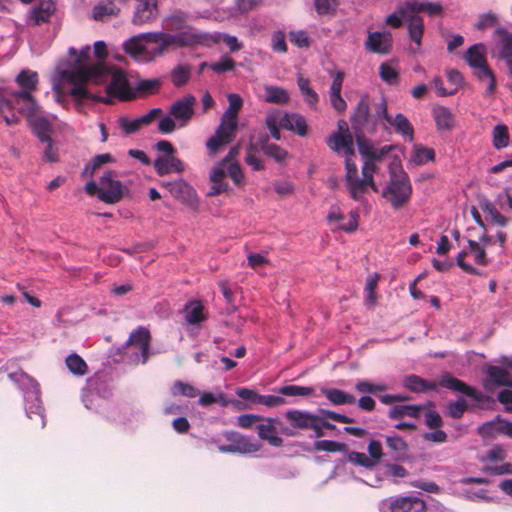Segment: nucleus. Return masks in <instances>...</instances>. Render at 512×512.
<instances>
[{"label": "nucleus", "instance_id": "21", "mask_svg": "<svg viewBox=\"0 0 512 512\" xmlns=\"http://www.w3.org/2000/svg\"><path fill=\"white\" fill-rule=\"evenodd\" d=\"M280 127L292 131L301 137L308 132V125L304 116L297 113H284L279 121Z\"/></svg>", "mask_w": 512, "mask_h": 512}, {"label": "nucleus", "instance_id": "3", "mask_svg": "<svg viewBox=\"0 0 512 512\" xmlns=\"http://www.w3.org/2000/svg\"><path fill=\"white\" fill-rule=\"evenodd\" d=\"M438 385L454 392H459L477 402H482L486 399L482 392L472 386L467 385L462 380L453 377L449 373H446L440 377ZM403 386L414 393H423L429 390H437L436 382L427 381L417 375H409L405 377L403 380Z\"/></svg>", "mask_w": 512, "mask_h": 512}, {"label": "nucleus", "instance_id": "12", "mask_svg": "<svg viewBox=\"0 0 512 512\" xmlns=\"http://www.w3.org/2000/svg\"><path fill=\"white\" fill-rule=\"evenodd\" d=\"M228 169L225 168L224 162H217L209 173L211 187L207 192L208 197H215L223 193H229L231 190L229 183L226 181Z\"/></svg>", "mask_w": 512, "mask_h": 512}, {"label": "nucleus", "instance_id": "39", "mask_svg": "<svg viewBox=\"0 0 512 512\" xmlns=\"http://www.w3.org/2000/svg\"><path fill=\"white\" fill-rule=\"evenodd\" d=\"M68 370L75 376H84L88 372V365L85 360L76 353L68 355L65 359Z\"/></svg>", "mask_w": 512, "mask_h": 512}, {"label": "nucleus", "instance_id": "33", "mask_svg": "<svg viewBox=\"0 0 512 512\" xmlns=\"http://www.w3.org/2000/svg\"><path fill=\"white\" fill-rule=\"evenodd\" d=\"M297 84L304 98V101L311 108H315L319 102V96L317 92L311 87L310 80L299 74L297 78Z\"/></svg>", "mask_w": 512, "mask_h": 512}, {"label": "nucleus", "instance_id": "40", "mask_svg": "<svg viewBox=\"0 0 512 512\" xmlns=\"http://www.w3.org/2000/svg\"><path fill=\"white\" fill-rule=\"evenodd\" d=\"M319 413H320L319 416H321V421H320L321 424L323 425L324 428L329 429V430L336 429V426L334 424L326 421L325 418L331 419V420L339 422V423H344V424H350V423L354 422L353 418H350V417L340 414V413H336L334 411L320 409Z\"/></svg>", "mask_w": 512, "mask_h": 512}, {"label": "nucleus", "instance_id": "4", "mask_svg": "<svg viewBox=\"0 0 512 512\" xmlns=\"http://www.w3.org/2000/svg\"><path fill=\"white\" fill-rule=\"evenodd\" d=\"M412 196V185L408 174L399 167H390V178L382 191L385 198L394 210L406 205Z\"/></svg>", "mask_w": 512, "mask_h": 512}, {"label": "nucleus", "instance_id": "35", "mask_svg": "<svg viewBox=\"0 0 512 512\" xmlns=\"http://www.w3.org/2000/svg\"><path fill=\"white\" fill-rule=\"evenodd\" d=\"M322 394L334 405L354 404L356 398L340 389H322Z\"/></svg>", "mask_w": 512, "mask_h": 512}, {"label": "nucleus", "instance_id": "61", "mask_svg": "<svg viewBox=\"0 0 512 512\" xmlns=\"http://www.w3.org/2000/svg\"><path fill=\"white\" fill-rule=\"evenodd\" d=\"M280 118H281V116L279 113L271 112V113H268L266 120H265V124H266L267 128L269 129L271 136L277 141H279L281 139V132L279 129Z\"/></svg>", "mask_w": 512, "mask_h": 512}, {"label": "nucleus", "instance_id": "48", "mask_svg": "<svg viewBox=\"0 0 512 512\" xmlns=\"http://www.w3.org/2000/svg\"><path fill=\"white\" fill-rule=\"evenodd\" d=\"M144 39L141 37V34L137 36H133L123 44V49L125 53L129 54L132 57H138L145 52V46L143 45Z\"/></svg>", "mask_w": 512, "mask_h": 512}, {"label": "nucleus", "instance_id": "16", "mask_svg": "<svg viewBox=\"0 0 512 512\" xmlns=\"http://www.w3.org/2000/svg\"><path fill=\"white\" fill-rule=\"evenodd\" d=\"M151 334L149 330L143 326H139L133 330L126 342V346H135L139 349L142 357V363L145 364L149 358Z\"/></svg>", "mask_w": 512, "mask_h": 512}, {"label": "nucleus", "instance_id": "63", "mask_svg": "<svg viewBox=\"0 0 512 512\" xmlns=\"http://www.w3.org/2000/svg\"><path fill=\"white\" fill-rule=\"evenodd\" d=\"M118 124L123 132L128 135L138 132L143 127V124L140 122L139 118L130 120L126 117H120Z\"/></svg>", "mask_w": 512, "mask_h": 512}, {"label": "nucleus", "instance_id": "14", "mask_svg": "<svg viewBox=\"0 0 512 512\" xmlns=\"http://www.w3.org/2000/svg\"><path fill=\"white\" fill-rule=\"evenodd\" d=\"M390 512H424L426 503L416 496H397L387 500Z\"/></svg>", "mask_w": 512, "mask_h": 512}, {"label": "nucleus", "instance_id": "27", "mask_svg": "<svg viewBox=\"0 0 512 512\" xmlns=\"http://www.w3.org/2000/svg\"><path fill=\"white\" fill-rule=\"evenodd\" d=\"M432 116L438 130H451L454 126V115L449 108L437 105L432 110Z\"/></svg>", "mask_w": 512, "mask_h": 512}, {"label": "nucleus", "instance_id": "32", "mask_svg": "<svg viewBox=\"0 0 512 512\" xmlns=\"http://www.w3.org/2000/svg\"><path fill=\"white\" fill-rule=\"evenodd\" d=\"M188 14L183 11H175L164 19V27L168 31L181 32L187 25Z\"/></svg>", "mask_w": 512, "mask_h": 512}, {"label": "nucleus", "instance_id": "5", "mask_svg": "<svg viewBox=\"0 0 512 512\" xmlns=\"http://www.w3.org/2000/svg\"><path fill=\"white\" fill-rule=\"evenodd\" d=\"M116 177V173L109 170L103 174L98 183L89 181L85 186V191L91 196L96 195L106 204H116L123 199L128 191Z\"/></svg>", "mask_w": 512, "mask_h": 512}, {"label": "nucleus", "instance_id": "22", "mask_svg": "<svg viewBox=\"0 0 512 512\" xmlns=\"http://www.w3.org/2000/svg\"><path fill=\"white\" fill-rule=\"evenodd\" d=\"M490 385L512 388V377L505 368L493 365L488 366L486 370L485 388L490 389Z\"/></svg>", "mask_w": 512, "mask_h": 512}, {"label": "nucleus", "instance_id": "13", "mask_svg": "<svg viewBox=\"0 0 512 512\" xmlns=\"http://www.w3.org/2000/svg\"><path fill=\"white\" fill-rule=\"evenodd\" d=\"M346 156L345 160V182L351 198L355 201H360L363 198V184L361 178L358 176V169L355 162Z\"/></svg>", "mask_w": 512, "mask_h": 512}, {"label": "nucleus", "instance_id": "2", "mask_svg": "<svg viewBox=\"0 0 512 512\" xmlns=\"http://www.w3.org/2000/svg\"><path fill=\"white\" fill-rule=\"evenodd\" d=\"M15 81L21 90L7 92L2 96L0 111L17 109L20 114L30 119L37 114L39 109L33 96V92L37 90L38 74L35 71L24 69L16 76Z\"/></svg>", "mask_w": 512, "mask_h": 512}, {"label": "nucleus", "instance_id": "62", "mask_svg": "<svg viewBox=\"0 0 512 512\" xmlns=\"http://www.w3.org/2000/svg\"><path fill=\"white\" fill-rule=\"evenodd\" d=\"M236 62L229 56H223L219 61L213 62L209 68L216 73H225L235 69Z\"/></svg>", "mask_w": 512, "mask_h": 512}, {"label": "nucleus", "instance_id": "9", "mask_svg": "<svg viewBox=\"0 0 512 512\" xmlns=\"http://www.w3.org/2000/svg\"><path fill=\"white\" fill-rule=\"evenodd\" d=\"M174 37L177 48L192 47L196 45L211 46L218 42L214 36L202 32L192 26H188L181 32L175 33Z\"/></svg>", "mask_w": 512, "mask_h": 512}, {"label": "nucleus", "instance_id": "64", "mask_svg": "<svg viewBox=\"0 0 512 512\" xmlns=\"http://www.w3.org/2000/svg\"><path fill=\"white\" fill-rule=\"evenodd\" d=\"M467 407V402L463 398L450 402L447 406L448 415L453 419H459L463 416Z\"/></svg>", "mask_w": 512, "mask_h": 512}, {"label": "nucleus", "instance_id": "34", "mask_svg": "<svg viewBox=\"0 0 512 512\" xmlns=\"http://www.w3.org/2000/svg\"><path fill=\"white\" fill-rule=\"evenodd\" d=\"M408 34L411 39L419 48L422 44V37L424 34V21L418 15H411L408 19Z\"/></svg>", "mask_w": 512, "mask_h": 512}, {"label": "nucleus", "instance_id": "7", "mask_svg": "<svg viewBox=\"0 0 512 512\" xmlns=\"http://www.w3.org/2000/svg\"><path fill=\"white\" fill-rule=\"evenodd\" d=\"M107 72V65L96 63L91 66H78L65 70L63 77L72 85L86 84L90 80L102 83V74Z\"/></svg>", "mask_w": 512, "mask_h": 512}, {"label": "nucleus", "instance_id": "58", "mask_svg": "<svg viewBox=\"0 0 512 512\" xmlns=\"http://www.w3.org/2000/svg\"><path fill=\"white\" fill-rule=\"evenodd\" d=\"M347 460L354 465L372 470L374 468V461L362 452L349 451L347 452Z\"/></svg>", "mask_w": 512, "mask_h": 512}, {"label": "nucleus", "instance_id": "45", "mask_svg": "<svg viewBox=\"0 0 512 512\" xmlns=\"http://www.w3.org/2000/svg\"><path fill=\"white\" fill-rule=\"evenodd\" d=\"M112 162L114 158L110 153L98 154L85 166L82 174L84 177H92L102 165Z\"/></svg>", "mask_w": 512, "mask_h": 512}, {"label": "nucleus", "instance_id": "26", "mask_svg": "<svg viewBox=\"0 0 512 512\" xmlns=\"http://www.w3.org/2000/svg\"><path fill=\"white\" fill-rule=\"evenodd\" d=\"M118 8L113 0H100V2L93 7L92 18L96 21H105L119 14Z\"/></svg>", "mask_w": 512, "mask_h": 512}, {"label": "nucleus", "instance_id": "56", "mask_svg": "<svg viewBox=\"0 0 512 512\" xmlns=\"http://www.w3.org/2000/svg\"><path fill=\"white\" fill-rule=\"evenodd\" d=\"M493 145L497 149H502L509 145V132L506 125L495 126L493 130Z\"/></svg>", "mask_w": 512, "mask_h": 512}, {"label": "nucleus", "instance_id": "42", "mask_svg": "<svg viewBox=\"0 0 512 512\" xmlns=\"http://www.w3.org/2000/svg\"><path fill=\"white\" fill-rule=\"evenodd\" d=\"M68 93L73 98H75V100L79 103H81L85 99H93L95 101L103 102L105 104L113 103V101H111L110 99L101 98V97H98V96H95V95L89 93V91L86 88V84L73 85V87L69 90Z\"/></svg>", "mask_w": 512, "mask_h": 512}, {"label": "nucleus", "instance_id": "54", "mask_svg": "<svg viewBox=\"0 0 512 512\" xmlns=\"http://www.w3.org/2000/svg\"><path fill=\"white\" fill-rule=\"evenodd\" d=\"M380 280V275L378 273H374L367 277L365 291L366 295V304L369 306H374L376 304L377 295L376 289L378 286V282Z\"/></svg>", "mask_w": 512, "mask_h": 512}, {"label": "nucleus", "instance_id": "29", "mask_svg": "<svg viewBox=\"0 0 512 512\" xmlns=\"http://www.w3.org/2000/svg\"><path fill=\"white\" fill-rule=\"evenodd\" d=\"M377 166L375 161L372 159H366L362 166V176L361 182L363 184V195L367 192L370 187L374 192H378V186L374 181V173L376 172Z\"/></svg>", "mask_w": 512, "mask_h": 512}, {"label": "nucleus", "instance_id": "50", "mask_svg": "<svg viewBox=\"0 0 512 512\" xmlns=\"http://www.w3.org/2000/svg\"><path fill=\"white\" fill-rule=\"evenodd\" d=\"M496 33L500 36V57L502 59L510 58L512 56V33L503 28H498Z\"/></svg>", "mask_w": 512, "mask_h": 512}, {"label": "nucleus", "instance_id": "11", "mask_svg": "<svg viewBox=\"0 0 512 512\" xmlns=\"http://www.w3.org/2000/svg\"><path fill=\"white\" fill-rule=\"evenodd\" d=\"M168 188L169 192L178 200L192 209H196L199 200L197 197L196 190L185 180L180 179L173 182H167L164 184Z\"/></svg>", "mask_w": 512, "mask_h": 512}, {"label": "nucleus", "instance_id": "60", "mask_svg": "<svg viewBox=\"0 0 512 512\" xmlns=\"http://www.w3.org/2000/svg\"><path fill=\"white\" fill-rule=\"evenodd\" d=\"M314 448L317 451L342 452L346 451L347 445L332 440H319L314 443Z\"/></svg>", "mask_w": 512, "mask_h": 512}, {"label": "nucleus", "instance_id": "41", "mask_svg": "<svg viewBox=\"0 0 512 512\" xmlns=\"http://www.w3.org/2000/svg\"><path fill=\"white\" fill-rule=\"evenodd\" d=\"M229 106L224 112L222 118L230 120L232 122H237L238 113L243 106V99L239 94L230 93L227 96Z\"/></svg>", "mask_w": 512, "mask_h": 512}, {"label": "nucleus", "instance_id": "6", "mask_svg": "<svg viewBox=\"0 0 512 512\" xmlns=\"http://www.w3.org/2000/svg\"><path fill=\"white\" fill-rule=\"evenodd\" d=\"M107 73L102 74V82L108 81L109 84L106 87L107 99L116 97L121 101H129L134 98V94L131 92L129 83L125 73L116 68L115 66H107Z\"/></svg>", "mask_w": 512, "mask_h": 512}, {"label": "nucleus", "instance_id": "36", "mask_svg": "<svg viewBox=\"0 0 512 512\" xmlns=\"http://www.w3.org/2000/svg\"><path fill=\"white\" fill-rule=\"evenodd\" d=\"M475 76L479 81H487V88L485 91V96H490L494 94L497 86L496 78L493 71L489 68L488 64L482 65L480 67L475 68Z\"/></svg>", "mask_w": 512, "mask_h": 512}, {"label": "nucleus", "instance_id": "8", "mask_svg": "<svg viewBox=\"0 0 512 512\" xmlns=\"http://www.w3.org/2000/svg\"><path fill=\"white\" fill-rule=\"evenodd\" d=\"M196 103V97L192 94H187L171 104L169 115L178 122V127L183 128L191 121L195 114L194 107Z\"/></svg>", "mask_w": 512, "mask_h": 512}, {"label": "nucleus", "instance_id": "18", "mask_svg": "<svg viewBox=\"0 0 512 512\" xmlns=\"http://www.w3.org/2000/svg\"><path fill=\"white\" fill-rule=\"evenodd\" d=\"M262 423L257 425V432L260 439L267 441L273 447H281L283 439L278 436L276 424L277 418H263Z\"/></svg>", "mask_w": 512, "mask_h": 512}, {"label": "nucleus", "instance_id": "59", "mask_svg": "<svg viewBox=\"0 0 512 512\" xmlns=\"http://www.w3.org/2000/svg\"><path fill=\"white\" fill-rule=\"evenodd\" d=\"M379 74L381 79L389 85H396L399 83V73L388 63H382L379 67Z\"/></svg>", "mask_w": 512, "mask_h": 512}, {"label": "nucleus", "instance_id": "55", "mask_svg": "<svg viewBox=\"0 0 512 512\" xmlns=\"http://www.w3.org/2000/svg\"><path fill=\"white\" fill-rule=\"evenodd\" d=\"M162 81L157 78L141 80L137 83L136 91L143 95H152L159 92Z\"/></svg>", "mask_w": 512, "mask_h": 512}, {"label": "nucleus", "instance_id": "1", "mask_svg": "<svg viewBox=\"0 0 512 512\" xmlns=\"http://www.w3.org/2000/svg\"><path fill=\"white\" fill-rule=\"evenodd\" d=\"M388 102L382 97L379 102L372 104L368 94H362L352 110L350 124L356 138L368 133L373 135L377 132L379 126L388 130V126L383 122L387 116Z\"/></svg>", "mask_w": 512, "mask_h": 512}, {"label": "nucleus", "instance_id": "52", "mask_svg": "<svg viewBox=\"0 0 512 512\" xmlns=\"http://www.w3.org/2000/svg\"><path fill=\"white\" fill-rule=\"evenodd\" d=\"M277 392L280 395L288 396V397H297V396H311L314 392L312 387H304L297 385H286L277 389Z\"/></svg>", "mask_w": 512, "mask_h": 512}, {"label": "nucleus", "instance_id": "19", "mask_svg": "<svg viewBox=\"0 0 512 512\" xmlns=\"http://www.w3.org/2000/svg\"><path fill=\"white\" fill-rule=\"evenodd\" d=\"M237 154L238 147H233L219 162H224L225 168L228 169L229 178L237 187L241 188L246 184V180L239 163L234 160Z\"/></svg>", "mask_w": 512, "mask_h": 512}, {"label": "nucleus", "instance_id": "24", "mask_svg": "<svg viewBox=\"0 0 512 512\" xmlns=\"http://www.w3.org/2000/svg\"><path fill=\"white\" fill-rule=\"evenodd\" d=\"M383 122L388 126H392L395 129V132L401 134L402 136L409 137L410 140L414 138V128L408 118L402 114L398 113L395 117H392L387 112V116L383 118Z\"/></svg>", "mask_w": 512, "mask_h": 512}, {"label": "nucleus", "instance_id": "28", "mask_svg": "<svg viewBox=\"0 0 512 512\" xmlns=\"http://www.w3.org/2000/svg\"><path fill=\"white\" fill-rule=\"evenodd\" d=\"M422 409V405H395L388 411V417L393 420L402 419L404 417L418 419Z\"/></svg>", "mask_w": 512, "mask_h": 512}, {"label": "nucleus", "instance_id": "37", "mask_svg": "<svg viewBox=\"0 0 512 512\" xmlns=\"http://www.w3.org/2000/svg\"><path fill=\"white\" fill-rule=\"evenodd\" d=\"M54 13L52 3H42L39 7H35L30 14V21L34 26L46 23Z\"/></svg>", "mask_w": 512, "mask_h": 512}, {"label": "nucleus", "instance_id": "23", "mask_svg": "<svg viewBox=\"0 0 512 512\" xmlns=\"http://www.w3.org/2000/svg\"><path fill=\"white\" fill-rule=\"evenodd\" d=\"M153 165L159 176H164L171 172L182 173L185 170L184 163L174 155L158 156L154 160Z\"/></svg>", "mask_w": 512, "mask_h": 512}, {"label": "nucleus", "instance_id": "31", "mask_svg": "<svg viewBox=\"0 0 512 512\" xmlns=\"http://www.w3.org/2000/svg\"><path fill=\"white\" fill-rule=\"evenodd\" d=\"M464 58L469 66L474 69L487 64L484 44L478 43L469 47L465 53Z\"/></svg>", "mask_w": 512, "mask_h": 512}, {"label": "nucleus", "instance_id": "47", "mask_svg": "<svg viewBox=\"0 0 512 512\" xmlns=\"http://www.w3.org/2000/svg\"><path fill=\"white\" fill-rule=\"evenodd\" d=\"M171 394L174 397L177 396H183L188 398H194L199 394V391L197 388H195L193 385L183 382L181 380L175 381L171 386Z\"/></svg>", "mask_w": 512, "mask_h": 512}, {"label": "nucleus", "instance_id": "30", "mask_svg": "<svg viewBox=\"0 0 512 512\" xmlns=\"http://www.w3.org/2000/svg\"><path fill=\"white\" fill-rule=\"evenodd\" d=\"M185 320L187 323L195 325L206 320L204 306L200 301H190L184 308Z\"/></svg>", "mask_w": 512, "mask_h": 512}, {"label": "nucleus", "instance_id": "10", "mask_svg": "<svg viewBox=\"0 0 512 512\" xmlns=\"http://www.w3.org/2000/svg\"><path fill=\"white\" fill-rule=\"evenodd\" d=\"M226 439L230 443L218 447L219 451L222 453L251 454L258 452L261 448L258 442H254L249 437L241 435L238 432H228Z\"/></svg>", "mask_w": 512, "mask_h": 512}, {"label": "nucleus", "instance_id": "20", "mask_svg": "<svg viewBox=\"0 0 512 512\" xmlns=\"http://www.w3.org/2000/svg\"><path fill=\"white\" fill-rule=\"evenodd\" d=\"M328 147L336 153L343 151L346 156H354V140L352 134L332 133L326 140Z\"/></svg>", "mask_w": 512, "mask_h": 512}, {"label": "nucleus", "instance_id": "38", "mask_svg": "<svg viewBox=\"0 0 512 512\" xmlns=\"http://www.w3.org/2000/svg\"><path fill=\"white\" fill-rule=\"evenodd\" d=\"M264 91V100L267 103L286 104L289 102L288 92L281 87L268 85L265 86Z\"/></svg>", "mask_w": 512, "mask_h": 512}, {"label": "nucleus", "instance_id": "17", "mask_svg": "<svg viewBox=\"0 0 512 512\" xmlns=\"http://www.w3.org/2000/svg\"><path fill=\"white\" fill-rule=\"evenodd\" d=\"M365 48L376 54H388L392 48V35L389 32L369 33Z\"/></svg>", "mask_w": 512, "mask_h": 512}, {"label": "nucleus", "instance_id": "43", "mask_svg": "<svg viewBox=\"0 0 512 512\" xmlns=\"http://www.w3.org/2000/svg\"><path fill=\"white\" fill-rule=\"evenodd\" d=\"M192 68L190 65L180 64L171 71V81L175 87L186 85L191 77Z\"/></svg>", "mask_w": 512, "mask_h": 512}, {"label": "nucleus", "instance_id": "49", "mask_svg": "<svg viewBox=\"0 0 512 512\" xmlns=\"http://www.w3.org/2000/svg\"><path fill=\"white\" fill-rule=\"evenodd\" d=\"M435 158V151L422 145H415L411 160L417 165H423L428 161H433Z\"/></svg>", "mask_w": 512, "mask_h": 512}, {"label": "nucleus", "instance_id": "46", "mask_svg": "<svg viewBox=\"0 0 512 512\" xmlns=\"http://www.w3.org/2000/svg\"><path fill=\"white\" fill-rule=\"evenodd\" d=\"M236 132L237 122L221 118L220 125L218 126L215 134L217 137L224 139V141L231 143L236 136Z\"/></svg>", "mask_w": 512, "mask_h": 512}, {"label": "nucleus", "instance_id": "53", "mask_svg": "<svg viewBox=\"0 0 512 512\" xmlns=\"http://www.w3.org/2000/svg\"><path fill=\"white\" fill-rule=\"evenodd\" d=\"M261 149L265 155L273 158L276 162L281 163L288 157V152L274 143H263Z\"/></svg>", "mask_w": 512, "mask_h": 512}, {"label": "nucleus", "instance_id": "44", "mask_svg": "<svg viewBox=\"0 0 512 512\" xmlns=\"http://www.w3.org/2000/svg\"><path fill=\"white\" fill-rule=\"evenodd\" d=\"M386 445L395 453L393 459L396 461L402 460L408 449L407 443L398 435L387 436Z\"/></svg>", "mask_w": 512, "mask_h": 512}, {"label": "nucleus", "instance_id": "57", "mask_svg": "<svg viewBox=\"0 0 512 512\" xmlns=\"http://www.w3.org/2000/svg\"><path fill=\"white\" fill-rule=\"evenodd\" d=\"M470 252L474 255V261L477 265L487 266L490 261L486 255L485 247L481 246L479 242L468 240Z\"/></svg>", "mask_w": 512, "mask_h": 512}, {"label": "nucleus", "instance_id": "51", "mask_svg": "<svg viewBox=\"0 0 512 512\" xmlns=\"http://www.w3.org/2000/svg\"><path fill=\"white\" fill-rule=\"evenodd\" d=\"M33 131L41 142L51 140V127L47 119L40 117L33 120Z\"/></svg>", "mask_w": 512, "mask_h": 512}, {"label": "nucleus", "instance_id": "25", "mask_svg": "<svg viewBox=\"0 0 512 512\" xmlns=\"http://www.w3.org/2000/svg\"><path fill=\"white\" fill-rule=\"evenodd\" d=\"M285 417L294 428L298 429H309L313 421L318 420V415L300 410H289L285 413Z\"/></svg>", "mask_w": 512, "mask_h": 512}, {"label": "nucleus", "instance_id": "15", "mask_svg": "<svg viewBox=\"0 0 512 512\" xmlns=\"http://www.w3.org/2000/svg\"><path fill=\"white\" fill-rule=\"evenodd\" d=\"M137 5L132 23L135 25H143L156 19L158 15L157 0H136Z\"/></svg>", "mask_w": 512, "mask_h": 512}]
</instances>
